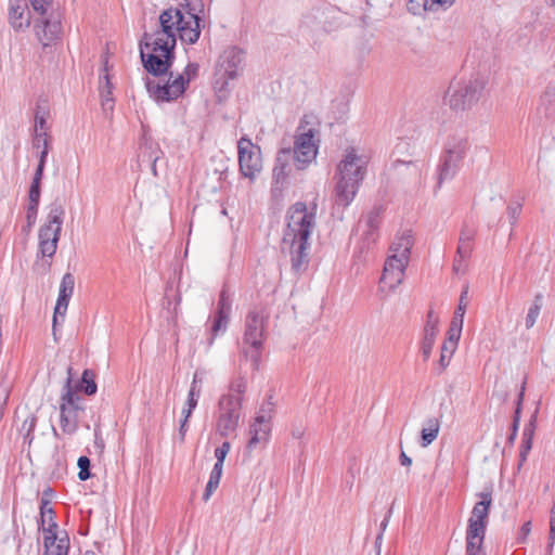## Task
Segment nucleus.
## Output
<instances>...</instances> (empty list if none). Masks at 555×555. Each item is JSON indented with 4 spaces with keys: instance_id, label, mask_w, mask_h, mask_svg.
Listing matches in <instances>:
<instances>
[{
    "instance_id": "nucleus-56",
    "label": "nucleus",
    "mask_w": 555,
    "mask_h": 555,
    "mask_svg": "<svg viewBox=\"0 0 555 555\" xmlns=\"http://www.w3.org/2000/svg\"><path fill=\"white\" fill-rule=\"evenodd\" d=\"M189 420L190 418H185V416H182V418L180 420L179 436L181 441L184 440L185 434L189 429Z\"/></svg>"
},
{
    "instance_id": "nucleus-52",
    "label": "nucleus",
    "mask_w": 555,
    "mask_h": 555,
    "mask_svg": "<svg viewBox=\"0 0 555 555\" xmlns=\"http://www.w3.org/2000/svg\"><path fill=\"white\" fill-rule=\"evenodd\" d=\"M44 166H46V163L38 162V166L36 168V171H35L31 184H36V185H40L41 184V179L43 177Z\"/></svg>"
},
{
    "instance_id": "nucleus-3",
    "label": "nucleus",
    "mask_w": 555,
    "mask_h": 555,
    "mask_svg": "<svg viewBox=\"0 0 555 555\" xmlns=\"http://www.w3.org/2000/svg\"><path fill=\"white\" fill-rule=\"evenodd\" d=\"M369 157L354 147H349L337 165L335 203L347 207L353 201L366 175Z\"/></svg>"
},
{
    "instance_id": "nucleus-39",
    "label": "nucleus",
    "mask_w": 555,
    "mask_h": 555,
    "mask_svg": "<svg viewBox=\"0 0 555 555\" xmlns=\"http://www.w3.org/2000/svg\"><path fill=\"white\" fill-rule=\"evenodd\" d=\"M222 476V470H219L218 468H212L209 480L206 485L205 492L203 494L204 501H208L214 493V491L218 488L220 479Z\"/></svg>"
},
{
    "instance_id": "nucleus-12",
    "label": "nucleus",
    "mask_w": 555,
    "mask_h": 555,
    "mask_svg": "<svg viewBox=\"0 0 555 555\" xmlns=\"http://www.w3.org/2000/svg\"><path fill=\"white\" fill-rule=\"evenodd\" d=\"M466 149V139L454 138L448 142L446 153L442 156L441 163L438 167V189L441 188L444 182L451 181L456 176Z\"/></svg>"
},
{
    "instance_id": "nucleus-54",
    "label": "nucleus",
    "mask_w": 555,
    "mask_h": 555,
    "mask_svg": "<svg viewBox=\"0 0 555 555\" xmlns=\"http://www.w3.org/2000/svg\"><path fill=\"white\" fill-rule=\"evenodd\" d=\"M466 260L467 259H461L457 255L453 264V270L455 273H464L466 270Z\"/></svg>"
},
{
    "instance_id": "nucleus-21",
    "label": "nucleus",
    "mask_w": 555,
    "mask_h": 555,
    "mask_svg": "<svg viewBox=\"0 0 555 555\" xmlns=\"http://www.w3.org/2000/svg\"><path fill=\"white\" fill-rule=\"evenodd\" d=\"M9 22L15 30H22L29 26V13L25 0H14L11 2Z\"/></svg>"
},
{
    "instance_id": "nucleus-30",
    "label": "nucleus",
    "mask_w": 555,
    "mask_h": 555,
    "mask_svg": "<svg viewBox=\"0 0 555 555\" xmlns=\"http://www.w3.org/2000/svg\"><path fill=\"white\" fill-rule=\"evenodd\" d=\"M50 118V112L47 106H38L35 113V125H34V135H48V119Z\"/></svg>"
},
{
    "instance_id": "nucleus-9",
    "label": "nucleus",
    "mask_w": 555,
    "mask_h": 555,
    "mask_svg": "<svg viewBox=\"0 0 555 555\" xmlns=\"http://www.w3.org/2000/svg\"><path fill=\"white\" fill-rule=\"evenodd\" d=\"M197 72L198 65L195 63H189L182 73L176 75L170 73L167 82L164 85L147 81V91L157 101H175L184 93L186 86L197 75Z\"/></svg>"
},
{
    "instance_id": "nucleus-16",
    "label": "nucleus",
    "mask_w": 555,
    "mask_h": 555,
    "mask_svg": "<svg viewBox=\"0 0 555 555\" xmlns=\"http://www.w3.org/2000/svg\"><path fill=\"white\" fill-rule=\"evenodd\" d=\"M243 53L235 47L225 49L219 56L215 75L237 78L241 74Z\"/></svg>"
},
{
    "instance_id": "nucleus-19",
    "label": "nucleus",
    "mask_w": 555,
    "mask_h": 555,
    "mask_svg": "<svg viewBox=\"0 0 555 555\" xmlns=\"http://www.w3.org/2000/svg\"><path fill=\"white\" fill-rule=\"evenodd\" d=\"M43 555H68L69 539L65 532L59 535L51 528H43Z\"/></svg>"
},
{
    "instance_id": "nucleus-40",
    "label": "nucleus",
    "mask_w": 555,
    "mask_h": 555,
    "mask_svg": "<svg viewBox=\"0 0 555 555\" xmlns=\"http://www.w3.org/2000/svg\"><path fill=\"white\" fill-rule=\"evenodd\" d=\"M454 2L455 0H423V9L429 12L447 11Z\"/></svg>"
},
{
    "instance_id": "nucleus-17",
    "label": "nucleus",
    "mask_w": 555,
    "mask_h": 555,
    "mask_svg": "<svg viewBox=\"0 0 555 555\" xmlns=\"http://www.w3.org/2000/svg\"><path fill=\"white\" fill-rule=\"evenodd\" d=\"M231 314V300L225 292H222L218 301V309L212 320L210 327V337L208 339L209 346L214 344L215 338L225 333Z\"/></svg>"
},
{
    "instance_id": "nucleus-25",
    "label": "nucleus",
    "mask_w": 555,
    "mask_h": 555,
    "mask_svg": "<svg viewBox=\"0 0 555 555\" xmlns=\"http://www.w3.org/2000/svg\"><path fill=\"white\" fill-rule=\"evenodd\" d=\"M234 81L235 78L215 75L212 88L215 95L219 102H227L230 100L231 93L235 86Z\"/></svg>"
},
{
    "instance_id": "nucleus-64",
    "label": "nucleus",
    "mask_w": 555,
    "mask_h": 555,
    "mask_svg": "<svg viewBox=\"0 0 555 555\" xmlns=\"http://www.w3.org/2000/svg\"><path fill=\"white\" fill-rule=\"evenodd\" d=\"M36 215H34V210H29V208L27 209V219H28V222H33V220L35 219Z\"/></svg>"
},
{
    "instance_id": "nucleus-49",
    "label": "nucleus",
    "mask_w": 555,
    "mask_h": 555,
    "mask_svg": "<svg viewBox=\"0 0 555 555\" xmlns=\"http://www.w3.org/2000/svg\"><path fill=\"white\" fill-rule=\"evenodd\" d=\"M524 393H525V385H522V387H521V390H520V393L518 397L517 408L515 411V417H514V422H513V431L514 433H517V428H518V424H519V416H520V406H521V401L524 399Z\"/></svg>"
},
{
    "instance_id": "nucleus-62",
    "label": "nucleus",
    "mask_w": 555,
    "mask_h": 555,
    "mask_svg": "<svg viewBox=\"0 0 555 555\" xmlns=\"http://www.w3.org/2000/svg\"><path fill=\"white\" fill-rule=\"evenodd\" d=\"M383 535L382 533H378L377 537H376V540H375V547L377 550V553H379L380 551V546H382V543H383Z\"/></svg>"
},
{
    "instance_id": "nucleus-48",
    "label": "nucleus",
    "mask_w": 555,
    "mask_h": 555,
    "mask_svg": "<svg viewBox=\"0 0 555 555\" xmlns=\"http://www.w3.org/2000/svg\"><path fill=\"white\" fill-rule=\"evenodd\" d=\"M36 421L37 420L34 415H29L23 422L21 430L25 433L26 437H28L30 433L35 429Z\"/></svg>"
},
{
    "instance_id": "nucleus-24",
    "label": "nucleus",
    "mask_w": 555,
    "mask_h": 555,
    "mask_svg": "<svg viewBox=\"0 0 555 555\" xmlns=\"http://www.w3.org/2000/svg\"><path fill=\"white\" fill-rule=\"evenodd\" d=\"M441 421L440 417L431 416L423 422L421 429V444L422 447H428L440 431Z\"/></svg>"
},
{
    "instance_id": "nucleus-35",
    "label": "nucleus",
    "mask_w": 555,
    "mask_h": 555,
    "mask_svg": "<svg viewBox=\"0 0 555 555\" xmlns=\"http://www.w3.org/2000/svg\"><path fill=\"white\" fill-rule=\"evenodd\" d=\"M11 386H12L11 378L7 374L1 375L0 376V421L3 417L4 406L7 405V402H8L9 396H10Z\"/></svg>"
},
{
    "instance_id": "nucleus-33",
    "label": "nucleus",
    "mask_w": 555,
    "mask_h": 555,
    "mask_svg": "<svg viewBox=\"0 0 555 555\" xmlns=\"http://www.w3.org/2000/svg\"><path fill=\"white\" fill-rule=\"evenodd\" d=\"M201 393H202L201 389H195L194 387H190L185 404L181 411L182 416H185V418H190L192 416V413L198 403Z\"/></svg>"
},
{
    "instance_id": "nucleus-32",
    "label": "nucleus",
    "mask_w": 555,
    "mask_h": 555,
    "mask_svg": "<svg viewBox=\"0 0 555 555\" xmlns=\"http://www.w3.org/2000/svg\"><path fill=\"white\" fill-rule=\"evenodd\" d=\"M41 526L43 528H51L53 531L56 530L57 525L54 521V512L46 500L41 501L40 505Z\"/></svg>"
},
{
    "instance_id": "nucleus-11",
    "label": "nucleus",
    "mask_w": 555,
    "mask_h": 555,
    "mask_svg": "<svg viewBox=\"0 0 555 555\" xmlns=\"http://www.w3.org/2000/svg\"><path fill=\"white\" fill-rule=\"evenodd\" d=\"M242 404L232 395H222L218 401L216 411V431L227 438L234 434L238 427Z\"/></svg>"
},
{
    "instance_id": "nucleus-61",
    "label": "nucleus",
    "mask_w": 555,
    "mask_h": 555,
    "mask_svg": "<svg viewBox=\"0 0 555 555\" xmlns=\"http://www.w3.org/2000/svg\"><path fill=\"white\" fill-rule=\"evenodd\" d=\"M550 525H552V531L555 530V503L553 504L551 508V517H550Z\"/></svg>"
},
{
    "instance_id": "nucleus-34",
    "label": "nucleus",
    "mask_w": 555,
    "mask_h": 555,
    "mask_svg": "<svg viewBox=\"0 0 555 555\" xmlns=\"http://www.w3.org/2000/svg\"><path fill=\"white\" fill-rule=\"evenodd\" d=\"M378 227V220L376 216L370 215L365 219L360 220L359 229L365 228L363 230V234H365V238L370 242L375 241L376 238V230Z\"/></svg>"
},
{
    "instance_id": "nucleus-41",
    "label": "nucleus",
    "mask_w": 555,
    "mask_h": 555,
    "mask_svg": "<svg viewBox=\"0 0 555 555\" xmlns=\"http://www.w3.org/2000/svg\"><path fill=\"white\" fill-rule=\"evenodd\" d=\"M230 449H231L230 442L224 441L220 447H218L215 450V456H216L217 461L212 468L219 467V470L223 469V463H224V460H225L228 453L230 452Z\"/></svg>"
},
{
    "instance_id": "nucleus-53",
    "label": "nucleus",
    "mask_w": 555,
    "mask_h": 555,
    "mask_svg": "<svg viewBox=\"0 0 555 555\" xmlns=\"http://www.w3.org/2000/svg\"><path fill=\"white\" fill-rule=\"evenodd\" d=\"M532 448V441L522 440L521 450H520V463L527 460V455Z\"/></svg>"
},
{
    "instance_id": "nucleus-23",
    "label": "nucleus",
    "mask_w": 555,
    "mask_h": 555,
    "mask_svg": "<svg viewBox=\"0 0 555 555\" xmlns=\"http://www.w3.org/2000/svg\"><path fill=\"white\" fill-rule=\"evenodd\" d=\"M159 154L158 143L152 139L147 131H144L139 147V160L156 163L159 159Z\"/></svg>"
},
{
    "instance_id": "nucleus-43",
    "label": "nucleus",
    "mask_w": 555,
    "mask_h": 555,
    "mask_svg": "<svg viewBox=\"0 0 555 555\" xmlns=\"http://www.w3.org/2000/svg\"><path fill=\"white\" fill-rule=\"evenodd\" d=\"M29 210H34V215H37L38 205L40 201V185L31 184L29 189Z\"/></svg>"
},
{
    "instance_id": "nucleus-5",
    "label": "nucleus",
    "mask_w": 555,
    "mask_h": 555,
    "mask_svg": "<svg viewBox=\"0 0 555 555\" xmlns=\"http://www.w3.org/2000/svg\"><path fill=\"white\" fill-rule=\"evenodd\" d=\"M414 243L415 238L411 231L406 234L403 233L393 241L390 246V255L385 261L378 282V293L387 296L402 283Z\"/></svg>"
},
{
    "instance_id": "nucleus-4",
    "label": "nucleus",
    "mask_w": 555,
    "mask_h": 555,
    "mask_svg": "<svg viewBox=\"0 0 555 555\" xmlns=\"http://www.w3.org/2000/svg\"><path fill=\"white\" fill-rule=\"evenodd\" d=\"M64 216L65 208L61 201L49 205L47 220L39 229V248L34 263V271L39 274H46L50 270L51 262L46 258H52L56 253Z\"/></svg>"
},
{
    "instance_id": "nucleus-46",
    "label": "nucleus",
    "mask_w": 555,
    "mask_h": 555,
    "mask_svg": "<svg viewBox=\"0 0 555 555\" xmlns=\"http://www.w3.org/2000/svg\"><path fill=\"white\" fill-rule=\"evenodd\" d=\"M466 555H485L482 543L466 541Z\"/></svg>"
},
{
    "instance_id": "nucleus-51",
    "label": "nucleus",
    "mask_w": 555,
    "mask_h": 555,
    "mask_svg": "<svg viewBox=\"0 0 555 555\" xmlns=\"http://www.w3.org/2000/svg\"><path fill=\"white\" fill-rule=\"evenodd\" d=\"M530 530H531V524L528 521V522H525L519 532H518V535H517V541L519 543H525L529 533H530Z\"/></svg>"
},
{
    "instance_id": "nucleus-18",
    "label": "nucleus",
    "mask_w": 555,
    "mask_h": 555,
    "mask_svg": "<svg viewBox=\"0 0 555 555\" xmlns=\"http://www.w3.org/2000/svg\"><path fill=\"white\" fill-rule=\"evenodd\" d=\"M74 287H75V278L72 273H65L62 278L60 289H59V297L56 300V305L54 308V314H53V328H55L59 318H62L64 320L69 299L74 294Z\"/></svg>"
},
{
    "instance_id": "nucleus-37",
    "label": "nucleus",
    "mask_w": 555,
    "mask_h": 555,
    "mask_svg": "<svg viewBox=\"0 0 555 555\" xmlns=\"http://www.w3.org/2000/svg\"><path fill=\"white\" fill-rule=\"evenodd\" d=\"M49 137L34 135L33 147L39 152V162L46 163L50 151Z\"/></svg>"
},
{
    "instance_id": "nucleus-8",
    "label": "nucleus",
    "mask_w": 555,
    "mask_h": 555,
    "mask_svg": "<svg viewBox=\"0 0 555 555\" xmlns=\"http://www.w3.org/2000/svg\"><path fill=\"white\" fill-rule=\"evenodd\" d=\"M266 320V313L257 309L249 311L245 320L242 351L253 361L254 366L258 365L262 350Z\"/></svg>"
},
{
    "instance_id": "nucleus-45",
    "label": "nucleus",
    "mask_w": 555,
    "mask_h": 555,
    "mask_svg": "<svg viewBox=\"0 0 555 555\" xmlns=\"http://www.w3.org/2000/svg\"><path fill=\"white\" fill-rule=\"evenodd\" d=\"M318 15L319 11L306 14L301 20L300 27L304 29H312L314 27Z\"/></svg>"
},
{
    "instance_id": "nucleus-36",
    "label": "nucleus",
    "mask_w": 555,
    "mask_h": 555,
    "mask_svg": "<svg viewBox=\"0 0 555 555\" xmlns=\"http://www.w3.org/2000/svg\"><path fill=\"white\" fill-rule=\"evenodd\" d=\"M542 308V295L537 294L533 300L532 306L528 309L527 315H526V327L531 328L540 314Z\"/></svg>"
},
{
    "instance_id": "nucleus-22",
    "label": "nucleus",
    "mask_w": 555,
    "mask_h": 555,
    "mask_svg": "<svg viewBox=\"0 0 555 555\" xmlns=\"http://www.w3.org/2000/svg\"><path fill=\"white\" fill-rule=\"evenodd\" d=\"M35 29L38 39L47 47L57 38L61 31V24L56 20L46 18L40 24H36Z\"/></svg>"
},
{
    "instance_id": "nucleus-44",
    "label": "nucleus",
    "mask_w": 555,
    "mask_h": 555,
    "mask_svg": "<svg viewBox=\"0 0 555 555\" xmlns=\"http://www.w3.org/2000/svg\"><path fill=\"white\" fill-rule=\"evenodd\" d=\"M77 465L79 467L78 478L81 481H86L90 478V460L87 456H80Z\"/></svg>"
},
{
    "instance_id": "nucleus-38",
    "label": "nucleus",
    "mask_w": 555,
    "mask_h": 555,
    "mask_svg": "<svg viewBox=\"0 0 555 555\" xmlns=\"http://www.w3.org/2000/svg\"><path fill=\"white\" fill-rule=\"evenodd\" d=\"M246 388V378L243 376H238L231 382L229 392L227 395L235 396L240 400V403L242 404Z\"/></svg>"
},
{
    "instance_id": "nucleus-15",
    "label": "nucleus",
    "mask_w": 555,
    "mask_h": 555,
    "mask_svg": "<svg viewBox=\"0 0 555 555\" xmlns=\"http://www.w3.org/2000/svg\"><path fill=\"white\" fill-rule=\"evenodd\" d=\"M272 412V403L269 402L267 406H262L260 412L255 418V422L250 425V439L247 443V449L253 451L258 447H263L270 434V418Z\"/></svg>"
},
{
    "instance_id": "nucleus-58",
    "label": "nucleus",
    "mask_w": 555,
    "mask_h": 555,
    "mask_svg": "<svg viewBox=\"0 0 555 555\" xmlns=\"http://www.w3.org/2000/svg\"><path fill=\"white\" fill-rule=\"evenodd\" d=\"M391 512H392V507L389 508L387 515L385 516L384 520L379 525V533H382V534H384V532L386 531V529L388 527Z\"/></svg>"
},
{
    "instance_id": "nucleus-28",
    "label": "nucleus",
    "mask_w": 555,
    "mask_h": 555,
    "mask_svg": "<svg viewBox=\"0 0 555 555\" xmlns=\"http://www.w3.org/2000/svg\"><path fill=\"white\" fill-rule=\"evenodd\" d=\"M429 320L427 325L424 328V339H423V356L427 359L430 354L431 348L435 344V338L437 334V319H434L433 313H429Z\"/></svg>"
},
{
    "instance_id": "nucleus-63",
    "label": "nucleus",
    "mask_w": 555,
    "mask_h": 555,
    "mask_svg": "<svg viewBox=\"0 0 555 555\" xmlns=\"http://www.w3.org/2000/svg\"><path fill=\"white\" fill-rule=\"evenodd\" d=\"M550 547H553L554 545V542H555V529H554V532L552 531V525H550Z\"/></svg>"
},
{
    "instance_id": "nucleus-13",
    "label": "nucleus",
    "mask_w": 555,
    "mask_h": 555,
    "mask_svg": "<svg viewBox=\"0 0 555 555\" xmlns=\"http://www.w3.org/2000/svg\"><path fill=\"white\" fill-rule=\"evenodd\" d=\"M478 495L480 501L474 505L468 519L466 541L483 543L492 496L489 491H482Z\"/></svg>"
},
{
    "instance_id": "nucleus-26",
    "label": "nucleus",
    "mask_w": 555,
    "mask_h": 555,
    "mask_svg": "<svg viewBox=\"0 0 555 555\" xmlns=\"http://www.w3.org/2000/svg\"><path fill=\"white\" fill-rule=\"evenodd\" d=\"M475 230L465 225L463 227L459 240L457 256L461 259H468L473 250V242L475 238Z\"/></svg>"
},
{
    "instance_id": "nucleus-42",
    "label": "nucleus",
    "mask_w": 555,
    "mask_h": 555,
    "mask_svg": "<svg viewBox=\"0 0 555 555\" xmlns=\"http://www.w3.org/2000/svg\"><path fill=\"white\" fill-rule=\"evenodd\" d=\"M100 96L102 104L108 103L114 101L113 98V87L107 78V76L104 77V81L100 82Z\"/></svg>"
},
{
    "instance_id": "nucleus-7",
    "label": "nucleus",
    "mask_w": 555,
    "mask_h": 555,
    "mask_svg": "<svg viewBox=\"0 0 555 555\" xmlns=\"http://www.w3.org/2000/svg\"><path fill=\"white\" fill-rule=\"evenodd\" d=\"M83 399L73 387L72 369L60 399V426L64 434L74 435L78 429V418L83 413Z\"/></svg>"
},
{
    "instance_id": "nucleus-14",
    "label": "nucleus",
    "mask_w": 555,
    "mask_h": 555,
    "mask_svg": "<svg viewBox=\"0 0 555 555\" xmlns=\"http://www.w3.org/2000/svg\"><path fill=\"white\" fill-rule=\"evenodd\" d=\"M238 165L245 178L254 180L262 169L261 152L250 139L242 137L237 143Z\"/></svg>"
},
{
    "instance_id": "nucleus-27",
    "label": "nucleus",
    "mask_w": 555,
    "mask_h": 555,
    "mask_svg": "<svg viewBox=\"0 0 555 555\" xmlns=\"http://www.w3.org/2000/svg\"><path fill=\"white\" fill-rule=\"evenodd\" d=\"M468 305V287H465L460 296L457 308L455 309L453 319L450 324V328L462 333L464 315Z\"/></svg>"
},
{
    "instance_id": "nucleus-20",
    "label": "nucleus",
    "mask_w": 555,
    "mask_h": 555,
    "mask_svg": "<svg viewBox=\"0 0 555 555\" xmlns=\"http://www.w3.org/2000/svg\"><path fill=\"white\" fill-rule=\"evenodd\" d=\"M461 337V332L449 328L448 337L443 341L440 352V358L437 366L435 367L437 374H441L450 364L451 358L457 348Z\"/></svg>"
},
{
    "instance_id": "nucleus-2",
    "label": "nucleus",
    "mask_w": 555,
    "mask_h": 555,
    "mask_svg": "<svg viewBox=\"0 0 555 555\" xmlns=\"http://www.w3.org/2000/svg\"><path fill=\"white\" fill-rule=\"evenodd\" d=\"M286 218L283 250H288L293 270L301 272L309 262V240L317 223V205L308 207L305 203L297 202L289 207Z\"/></svg>"
},
{
    "instance_id": "nucleus-47",
    "label": "nucleus",
    "mask_w": 555,
    "mask_h": 555,
    "mask_svg": "<svg viewBox=\"0 0 555 555\" xmlns=\"http://www.w3.org/2000/svg\"><path fill=\"white\" fill-rule=\"evenodd\" d=\"M521 212V205L519 203L511 204L507 207V215L512 224H515Z\"/></svg>"
},
{
    "instance_id": "nucleus-6",
    "label": "nucleus",
    "mask_w": 555,
    "mask_h": 555,
    "mask_svg": "<svg viewBox=\"0 0 555 555\" xmlns=\"http://www.w3.org/2000/svg\"><path fill=\"white\" fill-rule=\"evenodd\" d=\"M317 125L315 117L306 115L297 129L294 157L299 169L317 158L320 142Z\"/></svg>"
},
{
    "instance_id": "nucleus-29",
    "label": "nucleus",
    "mask_w": 555,
    "mask_h": 555,
    "mask_svg": "<svg viewBox=\"0 0 555 555\" xmlns=\"http://www.w3.org/2000/svg\"><path fill=\"white\" fill-rule=\"evenodd\" d=\"M288 155V151H282L276 157V162L273 168V180L276 185L283 183L289 172V167L287 164Z\"/></svg>"
},
{
    "instance_id": "nucleus-60",
    "label": "nucleus",
    "mask_w": 555,
    "mask_h": 555,
    "mask_svg": "<svg viewBox=\"0 0 555 555\" xmlns=\"http://www.w3.org/2000/svg\"><path fill=\"white\" fill-rule=\"evenodd\" d=\"M203 379L202 377L199 376V374L196 372L193 376V379H192V383H191V386L190 387H194L195 389H201V384H202Z\"/></svg>"
},
{
    "instance_id": "nucleus-50",
    "label": "nucleus",
    "mask_w": 555,
    "mask_h": 555,
    "mask_svg": "<svg viewBox=\"0 0 555 555\" xmlns=\"http://www.w3.org/2000/svg\"><path fill=\"white\" fill-rule=\"evenodd\" d=\"M33 9L39 14L43 15L47 11V7L51 0H29Z\"/></svg>"
},
{
    "instance_id": "nucleus-10",
    "label": "nucleus",
    "mask_w": 555,
    "mask_h": 555,
    "mask_svg": "<svg viewBox=\"0 0 555 555\" xmlns=\"http://www.w3.org/2000/svg\"><path fill=\"white\" fill-rule=\"evenodd\" d=\"M486 80L479 75L469 79L454 77L447 91L450 104H472L485 100Z\"/></svg>"
},
{
    "instance_id": "nucleus-59",
    "label": "nucleus",
    "mask_w": 555,
    "mask_h": 555,
    "mask_svg": "<svg viewBox=\"0 0 555 555\" xmlns=\"http://www.w3.org/2000/svg\"><path fill=\"white\" fill-rule=\"evenodd\" d=\"M402 443H403V440H401V444ZM412 462H413L412 459L409 457L405 454L404 450L401 448V455H400V463H401V465H403V466H411Z\"/></svg>"
},
{
    "instance_id": "nucleus-55",
    "label": "nucleus",
    "mask_w": 555,
    "mask_h": 555,
    "mask_svg": "<svg viewBox=\"0 0 555 555\" xmlns=\"http://www.w3.org/2000/svg\"><path fill=\"white\" fill-rule=\"evenodd\" d=\"M533 433H534V423L533 421H531L529 423V425H527L524 429V433H522V440H528V441H532V438H533Z\"/></svg>"
},
{
    "instance_id": "nucleus-31",
    "label": "nucleus",
    "mask_w": 555,
    "mask_h": 555,
    "mask_svg": "<svg viewBox=\"0 0 555 555\" xmlns=\"http://www.w3.org/2000/svg\"><path fill=\"white\" fill-rule=\"evenodd\" d=\"M73 387L76 388L78 392L82 390L88 396L94 395L98 389L94 382V374L89 370H85L80 383L73 385Z\"/></svg>"
},
{
    "instance_id": "nucleus-57",
    "label": "nucleus",
    "mask_w": 555,
    "mask_h": 555,
    "mask_svg": "<svg viewBox=\"0 0 555 555\" xmlns=\"http://www.w3.org/2000/svg\"><path fill=\"white\" fill-rule=\"evenodd\" d=\"M94 448L101 453L104 449V441L100 434L95 430L94 433Z\"/></svg>"
},
{
    "instance_id": "nucleus-1",
    "label": "nucleus",
    "mask_w": 555,
    "mask_h": 555,
    "mask_svg": "<svg viewBox=\"0 0 555 555\" xmlns=\"http://www.w3.org/2000/svg\"><path fill=\"white\" fill-rule=\"evenodd\" d=\"M199 17L179 9L169 8L159 15L160 29L153 35L144 34L140 54L145 69L155 75L167 73L173 60L177 35L189 44L195 43L201 35Z\"/></svg>"
}]
</instances>
